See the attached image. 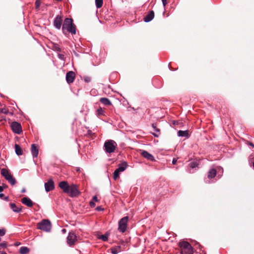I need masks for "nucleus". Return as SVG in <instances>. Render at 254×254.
I'll use <instances>...</instances> for the list:
<instances>
[{"mask_svg": "<svg viewBox=\"0 0 254 254\" xmlns=\"http://www.w3.org/2000/svg\"><path fill=\"white\" fill-rule=\"evenodd\" d=\"M22 203L24 204L28 207H32L33 206V202L30 199L27 197H23L21 199Z\"/></svg>", "mask_w": 254, "mask_h": 254, "instance_id": "nucleus-15", "label": "nucleus"}, {"mask_svg": "<svg viewBox=\"0 0 254 254\" xmlns=\"http://www.w3.org/2000/svg\"><path fill=\"white\" fill-rule=\"evenodd\" d=\"M3 190V188L1 186H0V192L2 191Z\"/></svg>", "mask_w": 254, "mask_h": 254, "instance_id": "nucleus-45", "label": "nucleus"}, {"mask_svg": "<svg viewBox=\"0 0 254 254\" xmlns=\"http://www.w3.org/2000/svg\"><path fill=\"white\" fill-rule=\"evenodd\" d=\"M198 164L196 162H191L190 164V166L191 168H194L197 166Z\"/></svg>", "mask_w": 254, "mask_h": 254, "instance_id": "nucleus-31", "label": "nucleus"}, {"mask_svg": "<svg viewBox=\"0 0 254 254\" xmlns=\"http://www.w3.org/2000/svg\"><path fill=\"white\" fill-rule=\"evenodd\" d=\"M128 220V216H125L120 220L118 226V230L120 232L124 233L127 230Z\"/></svg>", "mask_w": 254, "mask_h": 254, "instance_id": "nucleus-6", "label": "nucleus"}, {"mask_svg": "<svg viewBox=\"0 0 254 254\" xmlns=\"http://www.w3.org/2000/svg\"><path fill=\"white\" fill-rule=\"evenodd\" d=\"M62 30L64 34H66L65 31L71 33L76 34V28L75 25L73 23L72 20L71 18H66L64 22L62 27Z\"/></svg>", "mask_w": 254, "mask_h": 254, "instance_id": "nucleus-2", "label": "nucleus"}, {"mask_svg": "<svg viewBox=\"0 0 254 254\" xmlns=\"http://www.w3.org/2000/svg\"><path fill=\"white\" fill-rule=\"evenodd\" d=\"M141 154L143 157L150 161H153L155 160L154 156L147 151L143 150Z\"/></svg>", "mask_w": 254, "mask_h": 254, "instance_id": "nucleus-13", "label": "nucleus"}, {"mask_svg": "<svg viewBox=\"0 0 254 254\" xmlns=\"http://www.w3.org/2000/svg\"><path fill=\"white\" fill-rule=\"evenodd\" d=\"M6 180L8 181V182L10 183L11 185H14L16 183L15 179L13 177L12 175L8 178H7Z\"/></svg>", "mask_w": 254, "mask_h": 254, "instance_id": "nucleus-27", "label": "nucleus"}, {"mask_svg": "<svg viewBox=\"0 0 254 254\" xmlns=\"http://www.w3.org/2000/svg\"><path fill=\"white\" fill-rule=\"evenodd\" d=\"M117 146V144L113 140H108L106 141L104 145L105 151L109 153L114 152Z\"/></svg>", "mask_w": 254, "mask_h": 254, "instance_id": "nucleus-5", "label": "nucleus"}, {"mask_svg": "<svg viewBox=\"0 0 254 254\" xmlns=\"http://www.w3.org/2000/svg\"><path fill=\"white\" fill-rule=\"evenodd\" d=\"M12 130L16 134H20L22 132V128L20 124L16 122H13L10 125Z\"/></svg>", "mask_w": 254, "mask_h": 254, "instance_id": "nucleus-7", "label": "nucleus"}, {"mask_svg": "<svg viewBox=\"0 0 254 254\" xmlns=\"http://www.w3.org/2000/svg\"><path fill=\"white\" fill-rule=\"evenodd\" d=\"M154 16V14L153 11H150L144 18V20L146 22H148L152 20Z\"/></svg>", "mask_w": 254, "mask_h": 254, "instance_id": "nucleus-16", "label": "nucleus"}, {"mask_svg": "<svg viewBox=\"0 0 254 254\" xmlns=\"http://www.w3.org/2000/svg\"><path fill=\"white\" fill-rule=\"evenodd\" d=\"M127 167V164L126 162L124 161L122 162L121 164L119 165L118 170L121 172H124Z\"/></svg>", "mask_w": 254, "mask_h": 254, "instance_id": "nucleus-17", "label": "nucleus"}, {"mask_svg": "<svg viewBox=\"0 0 254 254\" xmlns=\"http://www.w3.org/2000/svg\"><path fill=\"white\" fill-rule=\"evenodd\" d=\"M96 5L97 8H100L103 5V0H95Z\"/></svg>", "mask_w": 254, "mask_h": 254, "instance_id": "nucleus-29", "label": "nucleus"}, {"mask_svg": "<svg viewBox=\"0 0 254 254\" xmlns=\"http://www.w3.org/2000/svg\"><path fill=\"white\" fill-rule=\"evenodd\" d=\"M249 144H250L251 146H253V147H254V144H253L252 143H249Z\"/></svg>", "mask_w": 254, "mask_h": 254, "instance_id": "nucleus-48", "label": "nucleus"}, {"mask_svg": "<svg viewBox=\"0 0 254 254\" xmlns=\"http://www.w3.org/2000/svg\"><path fill=\"white\" fill-rule=\"evenodd\" d=\"M62 231H63L64 233V232H65V229H63V230H62Z\"/></svg>", "mask_w": 254, "mask_h": 254, "instance_id": "nucleus-50", "label": "nucleus"}, {"mask_svg": "<svg viewBox=\"0 0 254 254\" xmlns=\"http://www.w3.org/2000/svg\"><path fill=\"white\" fill-rule=\"evenodd\" d=\"M37 228L38 229L48 232L51 229L52 224L49 220L44 219L37 224Z\"/></svg>", "mask_w": 254, "mask_h": 254, "instance_id": "nucleus-4", "label": "nucleus"}, {"mask_svg": "<svg viewBox=\"0 0 254 254\" xmlns=\"http://www.w3.org/2000/svg\"><path fill=\"white\" fill-rule=\"evenodd\" d=\"M10 206L11 209L15 212H19L21 210V208L17 206L14 203H11Z\"/></svg>", "mask_w": 254, "mask_h": 254, "instance_id": "nucleus-19", "label": "nucleus"}, {"mask_svg": "<svg viewBox=\"0 0 254 254\" xmlns=\"http://www.w3.org/2000/svg\"><path fill=\"white\" fill-rule=\"evenodd\" d=\"M58 57H59V59H60L61 60H64V55H63V54H59L58 55Z\"/></svg>", "mask_w": 254, "mask_h": 254, "instance_id": "nucleus-37", "label": "nucleus"}, {"mask_svg": "<svg viewBox=\"0 0 254 254\" xmlns=\"http://www.w3.org/2000/svg\"><path fill=\"white\" fill-rule=\"evenodd\" d=\"M3 196V194L0 193V197H2Z\"/></svg>", "mask_w": 254, "mask_h": 254, "instance_id": "nucleus-49", "label": "nucleus"}, {"mask_svg": "<svg viewBox=\"0 0 254 254\" xmlns=\"http://www.w3.org/2000/svg\"><path fill=\"white\" fill-rule=\"evenodd\" d=\"M0 173L2 176L4 177L8 175L9 173L7 169L3 168L1 170Z\"/></svg>", "mask_w": 254, "mask_h": 254, "instance_id": "nucleus-28", "label": "nucleus"}, {"mask_svg": "<svg viewBox=\"0 0 254 254\" xmlns=\"http://www.w3.org/2000/svg\"><path fill=\"white\" fill-rule=\"evenodd\" d=\"M96 209H97V210H102V208H101V207H97V208H96Z\"/></svg>", "mask_w": 254, "mask_h": 254, "instance_id": "nucleus-46", "label": "nucleus"}, {"mask_svg": "<svg viewBox=\"0 0 254 254\" xmlns=\"http://www.w3.org/2000/svg\"><path fill=\"white\" fill-rule=\"evenodd\" d=\"M11 176V175L9 173L8 175H7L6 176H4V178L7 180V178H8L9 177H10Z\"/></svg>", "mask_w": 254, "mask_h": 254, "instance_id": "nucleus-43", "label": "nucleus"}, {"mask_svg": "<svg viewBox=\"0 0 254 254\" xmlns=\"http://www.w3.org/2000/svg\"><path fill=\"white\" fill-rule=\"evenodd\" d=\"M100 101L103 104L105 105H111V101L107 98H101L100 99Z\"/></svg>", "mask_w": 254, "mask_h": 254, "instance_id": "nucleus-22", "label": "nucleus"}, {"mask_svg": "<svg viewBox=\"0 0 254 254\" xmlns=\"http://www.w3.org/2000/svg\"><path fill=\"white\" fill-rule=\"evenodd\" d=\"M120 172H121L119 171L117 169L114 171L113 174V178L114 180H116L118 178H119Z\"/></svg>", "mask_w": 254, "mask_h": 254, "instance_id": "nucleus-26", "label": "nucleus"}, {"mask_svg": "<svg viewBox=\"0 0 254 254\" xmlns=\"http://www.w3.org/2000/svg\"><path fill=\"white\" fill-rule=\"evenodd\" d=\"M163 5L164 6V7L165 8L166 5L167 4V0H161Z\"/></svg>", "mask_w": 254, "mask_h": 254, "instance_id": "nucleus-36", "label": "nucleus"}, {"mask_svg": "<svg viewBox=\"0 0 254 254\" xmlns=\"http://www.w3.org/2000/svg\"><path fill=\"white\" fill-rule=\"evenodd\" d=\"M45 189L46 192H49L55 189V184L53 180L51 179L48 180L47 183L44 184Z\"/></svg>", "mask_w": 254, "mask_h": 254, "instance_id": "nucleus-9", "label": "nucleus"}, {"mask_svg": "<svg viewBox=\"0 0 254 254\" xmlns=\"http://www.w3.org/2000/svg\"><path fill=\"white\" fill-rule=\"evenodd\" d=\"M177 161V159H176V158H174V159H173V161H172V163H173V164H175L176 163Z\"/></svg>", "mask_w": 254, "mask_h": 254, "instance_id": "nucleus-41", "label": "nucleus"}, {"mask_svg": "<svg viewBox=\"0 0 254 254\" xmlns=\"http://www.w3.org/2000/svg\"><path fill=\"white\" fill-rule=\"evenodd\" d=\"M253 166H254V163H253Z\"/></svg>", "mask_w": 254, "mask_h": 254, "instance_id": "nucleus-53", "label": "nucleus"}, {"mask_svg": "<svg viewBox=\"0 0 254 254\" xmlns=\"http://www.w3.org/2000/svg\"><path fill=\"white\" fill-rule=\"evenodd\" d=\"M59 186L64 193L68 194L71 197H76L80 193L76 185L72 184L69 186L66 181L61 182Z\"/></svg>", "mask_w": 254, "mask_h": 254, "instance_id": "nucleus-1", "label": "nucleus"}, {"mask_svg": "<svg viewBox=\"0 0 254 254\" xmlns=\"http://www.w3.org/2000/svg\"><path fill=\"white\" fill-rule=\"evenodd\" d=\"M62 24V17L58 15L54 19V26L58 29H60Z\"/></svg>", "mask_w": 254, "mask_h": 254, "instance_id": "nucleus-10", "label": "nucleus"}, {"mask_svg": "<svg viewBox=\"0 0 254 254\" xmlns=\"http://www.w3.org/2000/svg\"><path fill=\"white\" fill-rule=\"evenodd\" d=\"M97 238L98 239L102 240L104 242H106V241H107L108 240V234H106L105 235H98L97 236Z\"/></svg>", "mask_w": 254, "mask_h": 254, "instance_id": "nucleus-24", "label": "nucleus"}, {"mask_svg": "<svg viewBox=\"0 0 254 254\" xmlns=\"http://www.w3.org/2000/svg\"><path fill=\"white\" fill-rule=\"evenodd\" d=\"M8 111L7 109L4 108H0V113H3L4 114H7Z\"/></svg>", "mask_w": 254, "mask_h": 254, "instance_id": "nucleus-32", "label": "nucleus"}, {"mask_svg": "<svg viewBox=\"0 0 254 254\" xmlns=\"http://www.w3.org/2000/svg\"><path fill=\"white\" fill-rule=\"evenodd\" d=\"M31 150L33 156L34 157H37L38 155L39 151L37 147L35 144H32Z\"/></svg>", "mask_w": 254, "mask_h": 254, "instance_id": "nucleus-14", "label": "nucleus"}, {"mask_svg": "<svg viewBox=\"0 0 254 254\" xmlns=\"http://www.w3.org/2000/svg\"><path fill=\"white\" fill-rule=\"evenodd\" d=\"M92 200L94 202L98 201V200L97 197L96 196H94L92 198Z\"/></svg>", "mask_w": 254, "mask_h": 254, "instance_id": "nucleus-38", "label": "nucleus"}, {"mask_svg": "<svg viewBox=\"0 0 254 254\" xmlns=\"http://www.w3.org/2000/svg\"><path fill=\"white\" fill-rule=\"evenodd\" d=\"M20 245V242H17L14 243V246H18Z\"/></svg>", "mask_w": 254, "mask_h": 254, "instance_id": "nucleus-44", "label": "nucleus"}, {"mask_svg": "<svg viewBox=\"0 0 254 254\" xmlns=\"http://www.w3.org/2000/svg\"><path fill=\"white\" fill-rule=\"evenodd\" d=\"M11 176V175L9 173L8 175H7L6 176H4V178L7 180V178H8L9 177H10Z\"/></svg>", "mask_w": 254, "mask_h": 254, "instance_id": "nucleus-42", "label": "nucleus"}, {"mask_svg": "<svg viewBox=\"0 0 254 254\" xmlns=\"http://www.w3.org/2000/svg\"><path fill=\"white\" fill-rule=\"evenodd\" d=\"M179 246L181 250V254H193V249L188 242L186 241L180 242Z\"/></svg>", "mask_w": 254, "mask_h": 254, "instance_id": "nucleus-3", "label": "nucleus"}, {"mask_svg": "<svg viewBox=\"0 0 254 254\" xmlns=\"http://www.w3.org/2000/svg\"><path fill=\"white\" fill-rule=\"evenodd\" d=\"M178 135L181 137H187L189 136V132L188 130H179L178 132Z\"/></svg>", "mask_w": 254, "mask_h": 254, "instance_id": "nucleus-20", "label": "nucleus"}, {"mask_svg": "<svg viewBox=\"0 0 254 254\" xmlns=\"http://www.w3.org/2000/svg\"><path fill=\"white\" fill-rule=\"evenodd\" d=\"M36 8L38 9L40 5V2L39 0H36L35 2Z\"/></svg>", "mask_w": 254, "mask_h": 254, "instance_id": "nucleus-34", "label": "nucleus"}, {"mask_svg": "<svg viewBox=\"0 0 254 254\" xmlns=\"http://www.w3.org/2000/svg\"><path fill=\"white\" fill-rule=\"evenodd\" d=\"M30 252V250L26 247H22L19 249L20 254H26Z\"/></svg>", "mask_w": 254, "mask_h": 254, "instance_id": "nucleus-21", "label": "nucleus"}, {"mask_svg": "<svg viewBox=\"0 0 254 254\" xmlns=\"http://www.w3.org/2000/svg\"><path fill=\"white\" fill-rule=\"evenodd\" d=\"M216 175V171L214 169H210L208 172L207 178L208 179H213L214 178Z\"/></svg>", "mask_w": 254, "mask_h": 254, "instance_id": "nucleus-18", "label": "nucleus"}, {"mask_svg": "<svg viewBox=\"0 0 254 254\" xmlns=\"http://www.w3.org/2000/svg\"><path fill=\"white\" fill-rule=\"evenodd\" d=\"M25 192V189L23 188V189L22 190H21V192H23H23Z\"/></svg>", "mask_w": 254, "mask_h": 254, "instance_id": "nucleus-47", "label": "nucleus"}, {"mask_svg": "<svg viewBox=\"0 0 254 254\" xmlns=\"http://www.w3.org/2000/svg\"><path fill=\"white\" fill-rule=\"evenodd\" d=\"M124 249V245H118L111 248L112 254H118Z\"/></svg>", "mask_w": 254, "mask_h": 254, "instance_id": "nucleus-12", "label": "nucleus"}, {"mask_svg": "<svg viewBox=\"0 0 254 254\" xmlns=\"http://www.w3.org/2000/svg\"><path fill=\"white\" fill-rule=\"evenodd\" d=\"M206 182L207 183H209L210 182H207V181H206Z\"/></svg>", "mask_w": 254, "mask_h": 254, "instance_id": "nucleus-52", "label": "nucleus"}, {"mask_svg": "<svg viewBox=\"0 0 254 254\" xmlns=\"http://www.w3.org/2000/svg\"><path fill=\"white\" fill-rule=\"evenodd\" d=\"M15 151L17 155H21L22 154V150L18 144H15Z\"/></svg>", "mask_w": 254, "mask_h": 254, "instance_id": "nucleus-23", "label": "nucleus"}, {"mask_svg": "<svg viewBox=\"0 0 254 254\" xmlns=\"http://www.w3.org/2000/svg\"><path fill=\"white\" fill-rule=\"evenodd\" d=\"M1 254H6V253L4 252L3 253H1Z\"/></svg>", "mask_w": 254, "mask_h": 254, "instance_id": "nucleus-51", "label": "nucleus"}, {"mask_svg": "<svg viewBox=\"0 0 254 254\" xmlns=\"http://www.w3.org/2000/svg\"><path fill=\"white\" fill-rule=\"evenodd\" d=\"M97 114L99 116L103 115H104V111L101 108L98 109L97 110Z\"/></svg>", "mask_w": 254, "mask_h": 254, "instance_id": "nucleus-30", "label": "nucleus"}, {"mask_svg": "<svg viewBox=\"0 0 254 254\" xmlns=\"http://www.w3.org/2000/svg\"><path fill=\"white\" fill-rule=\"evenodd\" d=\"M76 240L75 234L72 232H70L66 238L67 244L70 246H73L74 245Z\"/></svg>", "mask_w": 254, "mask_h": 254, "instance_id": "nucleus-8", "label": "nucleus"}, {"mask_svg": "<svg viewBox=\"0 0 254 254\" xmlns=\"http://www.w3.org/2000/svg\"><path fill=\"white\" fill-rule=\"evenodd\" d=\"M5 233V231L4 229H0V236H3V235H4Z\"/></svg>", "mask_w": 254, "mask_h": 254, "instance_id": "nucleus-33", "label": "nucleus"}, {"mask_svg": "<svg viewBox=\"0 0 254 254\" xmlns=\"http://www.w3.org/2000/svg\"><path fill=\"white\" fill-rule=\"evenodd\" d=\"M55 48L56 50H57V51H61V49L59 46H55Z\"/></svg>", "mask_w": 254, "mask_h": 254, "instance_id": "nucleus-40", "label": "nucleus"}, {"mask_svg": "<svg viewBox=\"0 0 254 254\" xmlns=\"http://www.w3.org/2000/svg\"><path fill=\"white\" fill-rule=\"evenodd\" d=\"M75 78V73L73 71H70L66 73V80L68 84L72 83Z\"/></svg>", "mask_w": 254, "mask_h": 254, "instance_id": "nucleus-11", "label": "nucleus"}, {"mask_svg": "<svg viewBox=\"0 0 254 254\" xmlns=\"http://www.w3.org/2000/svg\"><path fill=\"white\" fill-rule=\"evenodd\" d=\"M152 127L153 128L154 130L155 131H156V132L158 133V134H156V133H153V135L155 136V137H158L159 136V132H160V130L159 129L157 128L156 127V126L155 124H153L152 125Z\"/></svg>", "mask_w": 254, "mask_h": 254, "instance_id": "nucleus-25", "label": "nucleus"}, {"mask_svg": "<svg viewBox=\"0 0 254 254\" xmlns=\"http://www.w3.org/2000/svg\"><path fill=\"white\" fill-rule=\"evenodd\" d=\"M6 244L5 243H2L0 244V247H5Z\"/></svg>", "mask_w": 254, "mask_h": 254, "instance_id": "nucleus-39", "label": "nucleus"}, {"mask_svg": "<svg viewBox=\"0 0 254 254\" xmlns=\"http://www.w3.org/2000/svg\"><path fill=\"white\" fill-rule=\"evenodd\" d=\"M90 205L91 207H94L95 206V202L93 200L90 202Z\"/></svg>", "mask_w": 254, "mask_h": 254, "instance_id": "nucleus-35", "label": "nucleus"}]
</instances>
